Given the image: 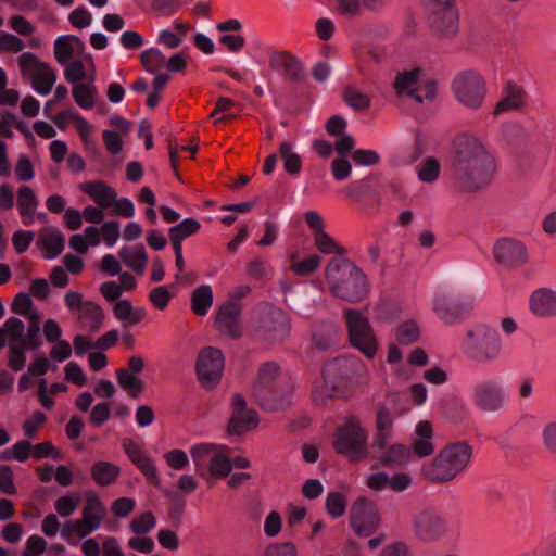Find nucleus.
I'll list each match as a JSON object with an SVG mask.
<instances>
[{
    "label": "nucleus",
    "instance_id": "obj_1",
    "mask_svg": "<svg viewBox=\"0 0 556 556\" xmlns=\"http://www.w3.org/2000/svg\"><path fill=\"white\" fill-rule=\"evenodd\" d=\"M451 168L453 188L458 192H475L491 181L495 161L478 139L459 136Z\"/></svg>",
    "mask_w": 556,
    "mask_h": 556
},
{
    "label": "nucleus",
    "instance_id": "obj_2",
    "mask_svg": "<svg viewBox=\"0 0 556 556\" xmlns=\"http://www.w3.org/2000/svg\"><path fill=\"white\" fill-rule=\"evenodd\" d=\"M363 368L356 357H339L328 362L323 368V378L312 389V401L316 406H325L336 399L346 400L351 395L353 378Z\"/></svg>",
    "mask_w": 556,
    "mask_h": 556
},
{
    "label": "nucleus",
    "instance_id": "obj_3",
    "mask_svg": "<svg viewBox=\"0 0 556 556\" xmlns=\"http://www.w3.org/2000/svg\"><path fill=\"white\" fill-rule=\"evenodd\" d=\"M325 281L337 299L358 303L367 298L370 285L365 273L346 258H332L325 268Z\"/></svg>",
    "mask_w": 556,
    "mask_h": 556
},
{
    "label": "nucleus",
    "instance_id": "obj_4",
    "mask_svg": "<svg viewBox=\"0 0 556 556\" xmlns=\"http://www.w3.org/2000/svg\"><path fill=\"white\" fill-rule=\"evenodd\" d=\"M472 458V446L466 441L445 445L437 456L422 465L421 476L431 482L445 483L463 473Z\"/></svg>",
    "mask_w": 556,
    "mask_h": 556
},
{
    "label": "nucleus",
    "instance_id": "obj_5",
    "mask_svg": "<svg viewBox=\"0 0 556 556\" xmlns=\"http://www.w3.org/2000/svg\"><path fill=\"white\" fill-rule=\"evenodd\" d=\"M291 392L289 378L280 374L276 363L268 362L260 367L253 386V396L264 409H281L288 403Z\"/></svg>",
    "mask_w": 556,
    "mask_h": 556
},
{
    "label": "nucleus",
    "instance_id": "obj_6",
    "mask_svg": "<svg viewBox=\"0 0 556 556\" xmlns=\"http://www.w3.org/2000/svg\"><path fill=\"white\" fill-rule=\"evenodd\" d=\"M368 433L355 416H349L334 432L333 448L353 463L368 457Z\"/></svg>",
    "mask_w": 556,
    "mask_h": 556
},
{
    "label": "nucleus",
    "instance_id": "obj_7",
    "mask_svg": "<svg viewBox=\"0 0 556 556\" xmlns=\"http://www.w3.org/2000/svg\"><path fill=\"white\" fill-rule=\"evenodd\" d=\"M502 350V340L496 330L479 325L467 332L465 353L472 361L488 363L496 359Z\"/></svg>",
    "mask_w": 556,
    "mask_h": 556
},
{
    "label": "nucleus",
    "instance_id": "obj_8",
    "mask_svg": "<svg viewBox=\"0 0 556 556\" xmlns=\"http://www.w3.org/2000/svg\"><path fill=\"white\" fill-rule=\"evenodd\" d=\"M344 316L352 346L367 358H374L378 351V341L368 318L353 308H348Z\"/></svg>",
    "mask_w": 556,
    "mask_h": 556
},
{
    "label": "nucleus",
    "instance_id": "obj_9",
    "mask_svg": "<svg viewBox=\"0 0 556 556\" xmlns=\"http://www.w3.org/2000/svg\"><path fill=\"white\" fill-rule=\"evenodd\" d=\"M455 98L463 105L477 110L481 108L486 96V83L476 71H464L452 83Z\"/></svg>",
    "mask_w": 556,
    "mask_h": 556
},
{
    "label": "nucleus",
    "instance_id": "obj_10",
    "mask_svg": "<svg viewBox=\"0 0 556 556\" xmlns=\"http://www.w3.org/2000/svg\"><path fill=\"white\" fill-rule=\"evenodd\" d=\"M21 74L31 83L33 89L41 96H47L56 81L55 71L48 64L40 62L30 52L22 53L18 59Z\"/></svg>",
    "mask_w": 556,
    "mask_h": 556
},
{
    "label": "nucleus",
    "instance_id": "obj_11",
    "mask_svg": "<svg viewBox=\"0 0 556 556\" xmlns=\"http://www.w3.org/2000/svg\"><path fill=\"white\" fill-rule=\"evenodd\" d=\"M428 21L431 28L444 36L458 31L459 17L455 0H426Z\"/></svg>",
    "mask_w": 556,
    "mask_h": 556
},
{
    "label": "nucleus",
    "instance_id": "obj_12",
    "mask_svg": "<svg viewBox=\"0 0 556 556\" xmlns=\"http://www.w3.org/2000/svg\"><path fill=\"white\" fill-rule=\"evenodd\" d=\"M472 309V303L458 294L441 291L434 295L433 311L446 325H454L466 318Z\"/></svg>",
    "mask_w": 556,
    "mask_h": 556
},
{
    "label": "nucleus",
    "instance_id": "obj_13",
    "mask_svg": "<svg viewBox=\"0 0 556 556\" xmlns=\"http://www.w3.org/2000/svg\"><path fill=\"white\" fill-rule=\"evenodd\" d=\"M380 522L377 505L367 497L355 500L350 510V525L357 535L369 536Z\"/></svg>",
    "mask_w": 556,
    "mask_h": 556
},
{
    "label": "nucleus",
    "instance_id": "obj_14",
    "mask_svg": "<svg viewBox=\"0 0 556 556\" xmlns=\"http://www.w3.org/2000/svg\"><path fill=\"white\" fill-rule=\"evenodd\" d=\"M25 331L24 323L17 317L8 318L0 327V350L5 346L8 339V366L13 371H20L26 364V356L16 346L15 341L21 339Z\"/></svg>",
    "mask_w": 556,
    "mask_h": 556
},
{
    "label": "nucleus",
    "instance_id": "obj_15",
    "mask_svg": "<svg viewBox=\"0 0 556 556\" xmlns=\"http://www.w3.org/2000/svg\"><path fill=\"white\" fill-rule=\"evenodd\" d=\"M223 353L215 348L203 349L197 361V375L203 387L213 389L220 380L224 369Z\"/></svg>",
    "mask_w": 556,
    "mask_h": 556
},
{
    "label": "nucleus",
    "instance_id": "obj_16",
    "mask_svg": "<svg viewBox=\"0 0 556 556\" xmlns=\"http://www.w3.org/2000/svg\"><path fill=\"white\" fill-rule=\"evenodd\" d=\"M232 415L228 424V431L231 434H242L258 425L257 414L247 408L244 397L237 393L231 401Z\"/></svg>",
    "mask_w": 556,
    "mask_h": 556
},
{
    "label": "nucleus",
    "instance_id": "obj_17",
    "mask_svg": "<svg viewBox=\"0 0 556 556\" xmlns=\"http://www.w3.org/2000/svg\"><path fill=\"white\" fill-rule=\"evenodd\" d=\"M122 447L129 460L141 471L146 479L153 485L159 486L157 469L141 445L132 439L126 438L122 441Z\"/></svg>",
    "mask_w": 556,
    "mask_h": 556
},
{
    "label": "nucleus",
    "instance_id": "obj_18",
    "mask_svg": "<svg viewBox=\"0 0 556 556\" xmlns=\"http://www.w3.org/2000/svg\"><path fill=\"white\" fill-rule=\"evenodd\" d=\"M472 400L479 409L495 412L503 406L505 394L496 382L481 381L473 388Z\"/></svg>",
    "mask_w": 556,
    "mask_h": 556
},
{
    "label": "nucleus",
    "instance_id": "obj_19",
    "mask_svg": "<svg viewBox=\"0 0 556 556\" xmlns=\"http://www.w3.org/2000/svg\"><path fill=\"white\" fill-rule=\"evenodd\" d=\"M241 305L237 302L229 301L220 305L215 318V326L220 333L232 339L241 337Z\"/></svg>",
    "mask_w": 556,
    "mask_h": 556
},
{
    "label": "nucleus",
    "instance_id": "obj_20",
    "mask_svg": "<svg viewBox=\"0 0 556 556\" xmlns=\"http://www.w3.org/2000/svg\"><path fill=\"white\" fill-rule=\"evenodd\" d=\"M495 260L506 266H518L527 262L526 247L514 239L503 238L493 248Z\"/></svg>",
    "mask_w": 556,
    "mask_h": 556
},
{
    "label": "nucleus",
    "instance_id": "obj_21",
    "mask_svg": "<svg viewBox=\"0 0 556 556\" xmlns=\"http://www.w3.org/2000/svg\"><path fill=\"white\" fill-rule=\"evenodd\" d=\"M527 92L525 88L513 81L507 80L502 89L500 101L495 104L494 115H501L509 111H519L527 104Z\"/></svg>",
    "mask_w": 556,
    "mask_h": 556
},
{
    "label": "nucleus",
    "instance_id": "obj_22",
    "mask_svg": "<svg viewBox=\"0 0 556 556\" xmlns=\"http://www.w3.org/2000/svg\"><path fill=\"white\" fill-rule=\"evenodd\" d=\"M413 529L415 535L420 540L432 541L444 533L445 525L438 515L430 511H421L414 517Z\"/></svg>",
    "mask_w": 556,
    "mask_h": 556
},
{
    "label": "nucleus",
    "instance_id": "obj_23",
    "mask_svg": "<svg viewBox=\"0 0 556 556\" xmlns=\"http://www.w3.org/2000/svg\"><path fill=\"white\" fill-rule=\"evenodd\" d=\"M273 68L281 71L285 79L295 83L303 77V66L298 58L287 51H275L269 55Z\"/></svg>",
    "mask_w": 556,
    "mask_h": 556
},
{
    "label": "nucleus",
    "instance_id": "obj_24",
    "mask_svg": "<svg viewBox=\"0 0 556 556\" xmlns=\"http://www.w3.org/2000/svg\"><path fill=\"white\" fill-rule=\"evenodd\" d=\"M79 189L103 208L111 207L117 198L114 188L100 180L84 182Z\"/></svg>",
    "mask_w": 556,
    "mask_h": 556
},
{
    "label": "nucleus",
    "instance_id": "obj_25",
    "mask_svg": "<svg viewBox=\"0 0 556 556\" xmlns=\"http://www.w3.org/2000/svg\"><path fill=\"white\" fill-rule=\"evenodd\" d=\"M392 431L393 417L391 412L384 406L378 407L376 416V433L374 435L371 446L374 448L384 450L392 438Z\"/></svg>",
    "mask_w": 556,
    "mask_h": 556
},
{
    "label": "nucleus",
    "instance_id": "obj_26",
    "mask_svg": "<svg viewBox=\"0 0 556 556\" xmlns=\"http://www.w3.org/2000/svg\"><path fill=\"white\" fill-rule=\"evenodd\" d=\"M104 318L102 307L92 301H87L77 314L79 327L89 332H98L104 323Z\"/></svg>",
    "mask_w": 556,
    "mask_h": 556
},
{
    "label": "nucleus",
    "instance_id": "obj_27",
    "mask_svg": "<svg viewBox=\"0 0 556 556\" xmlns=\"http://www.w3.org/2000/svg\"><path fill=\"white\" fill-rule=\"evenodd\" d=\"M105 515L106 508L99 496L94 493L87 494L81 511L83 521L94 532L100 528Z\"/></svg>",
    "mask_w": 556,
    "mask_h": 556
},
{
    "label": "nucleus",
    "instance_id": "obj_28",
    "mask_svg": "<svg viewBox=\"0 0 556 556\" xmlns=\"http://www.w3.org/2000/svg\"><path fill=\"white\" fill-rule=\"evenodd\" d=\"M16 202L22 223L25 226L33 225L38 207V199L34 190L28 186H21L17 190Z\"/></svg>",
    "mask_w": 556,
    "mask_h": 556
},
{
    "label": "nucleus",
    "instance_id": "obj_29",
    "mask_svg": "<svg viewBox=\"0 0 556 556\" xmlns=\"http://www.w3.org/2000/svg\"><path fill=\"white\" fill-rule=\"evenodd\" d=\"M531 311L540 317L556 315V292L549 289H540L530 298Z\"/></svg>",
    "mask_w": 556,
    "mask_h": 556
},
{
    "label": "nucleus",
    "instance_id": "obj_30",
    "mask_svg": "<svg viewBox=\"0 0 556 556\" xmlns=\"http://www.w3.org/2000/svg\"><path fill=\"white\" fill-rule=\"evenodd\" d=\"M419 75V68L399 73L393 84L396 93L399 96L407 94L415 99L417 102H422V96L420 94V89L417 86Z\"/></svg>",
    "mask_w": 556,
    "mask_h": 556
},
{
    "label": "nucleus",
    "instance_id": "obj_31",
    "mask_svg": "<svg viewBox=\"0 0 556 556\" xmlns=\"http://www.w3.org/2000/svg\"><path fill=\"white\" fill-rule=\"evenodd\" d=\"M219 450H227V446L201 443L191 447L190 454L195 466V471L200 477L206 478L211 459H213Z\"/></svg>",
    "mask_w": 556,
    "mask_h": 556
},
{
    "label": "nucleus",
    "instance_id": "obj_32",
    "mask_svg": "<svg viewBox=\"0 0 556 556\" xmlns=\"http://www.w3.org/2000/svg\"><path fill=\"white\" fill-rule=\"evenodd\" d=\"M90 476L98 486H109L114 484L119 478L121 468L113 463L98 460L91 466Z\"/></svg>",
    "mask_w": 556,
    "mask_h": 556
},
{
    "label": "nucleus",
    "instance_id": "obj_33",
    "mask_svg": "<svg viewBox=\"0 0 556 556\" xmlns=\"http://www.w3.org/2000/svg\"><path fill=\"white\" fill-rule=\"evenodd\" d=\"M115 318L123 323L125 327L139 324L147 315L143 307H134L128 300H119L113 306Z\"/></svg>",
    "mask_w": 556,
    "mask_h": 556
},
{
    "label": "nucleus",
    "instance_id": "obj_34",
    "mask_svg": "<svg viewBox=\"0 0 556 556\" xmlns=\"http://www.w3.org/2000/svg\"><path fill=\"white\" fill-rule=\"evenodd\" d=\"M75 46L83 48V41L73 35L60 36L54 41L53 52L56 62L61 65L67 64L74 53Z\"/></svg>",
    "mask_w": 556,
    "mask_h": 556
},
{
    "label": "nucleus",
    "instance_id": "obj_35",
    "mask_svg": "<svg viewBox=\"0 0 556 556\" xmlns=\"http://www.w3.org/2000/svg\"><path fill=\"white\" fill-rule=\"evenodd\" d=\"M201 224L195 218H186L179 224L169 228V239L173 247H182V241L190 236L198 233Z\"/></svg>",
    "mask_w": 556,
    "mask_h": 556
},
{
    "label": "nucleus",
    "instance_id": "obj_36",
    "mask_svg": "<svg viewBox=\"0 0 556 556\" xmlns=\"http://www.w3.org/2000/svg\"><path fill=\"white\" fill-rule=\"evenodd\" d=\"M384 448L386 451L378 458L384 467L402 466L410 458V448L404 444L396 443Z\"/></svg>",
    "mask_w": 556,
    "mask_h": 556
},
{
    "label": "nucleus",
    "instance_id": "obj_37",
    "mask_svg": "<svg viewBox=\"0 0 556 556\" xmlns=\"http://www.w3.org/2000/svg\"><path fill=\"white\" fill-rule=\"evenodd\" d=\"M119 256L122 261L137 274H142L144 271L148 256L143 245L139 244L130 248H123L119 251Z\"/></svg>",
    "mask_w": 556,
    "mask_h": 556
},
{
    "label": "nucleus",
    "instance_id": "obj_38",
    "mask_svg": "<svg viewBox=\"0 0 556 556\" xmlns=\"http://www.w3.org/2000/svg\"><path fill=\"white\" fill-rule=\"evenodd\" d=\"M213 305V291L211 286L202 285L191 294V311L198 316H205Z\"/></svg>",
    "mask_w": 556,
    "mask_h": 556
},
{
    "label": "nucleus",
    "instance_id": "obj_39",
    "mask_svg": "<svg viewBox=\"0 0 556 556\" xmlns=\"http://www.w3.org/2000/svg\"><path fill=\"white\" fill-rule=\"evenodd\" d=\"M93 531L80 518L66 521L61 529V536L70 545H77L80 539L86 538Z\"/></svg>",
    "mask_w": 556,
    "mask_h": 556
},
{
    "label": "nucleus",
    "instance_id": "obj_40",
    "mask_svg": "<svg viewBox=\"0 0 556 556\" xmlns=\"http://www.w3.org/2000/svg\"><path fill=\"white\" fill-rule=\"evenodd\" d=\"M93 531L80 518L66 521L61 529V536L70 545H77L80 539L86 538Z\"/></svg>",
    "mask_w": 556,
    "mask_h": 556
},
{
    "label": "nucleus",
    "instance_id": "obj_41",
    "mask_svg": "<svg viewBox=\"0 0 556 556\" xmlns=\"http://www.w3.org/2000/svg\"><path fill=\"white\" fill-rule=\"evenodd\" d=\"M116 379L118 386L128 393L129 396L137 399L143 391V382L141 379L131 374L130 370L119 368L116 370Z\"/></svg>",
    "mask_w": 556,
    "mask_h": 556
},
{
    "label": "nucleus",
    "instance_id": "obj_42",
    "mask_svg": "<svg viewBox=\"0 0 556 556\" xmlns=\"http://www.w3.org/2000/svg\"><path fill=\"white\" fill-rule=\"evenodd\" d=\"M320 256L317 254L300 260L295 253L290 256V269L298 276H307L319 267Z\"/></svg>",
    "mask_w": 556,
    "mask_h": 556
},
{
    "label": "nucleus",
    "instance_id": "obj_43",
    "mask_svg": "<svg viewBox=\"0 0 556 556\" xmlns=\"http://www.w3.org/2000/svg\"><path fill=\"white\" fill-rule=\"evenodd\" d=\"M73 98L81 109H92L96 101L97 88L90 84H76L73 87Z\"/></svg>",
    "mask_w": 556,
    "mask_h": 556
},
{
    "label": "nucleus",
    "instance_id": "obj_44",
    "mask_svg": "<svg viewBox=\"0 0 556 556\" xmlns=\"http://www.w3.org/2000/svg\"><path fill=\"white\" fill-rule=\"evenodd\" d=\"M227 450H219L211 459L207 467V473L216 479L226 478L231 472V460L226 455Z\"/></svg>",
    "mask_w": 556,
    "mask_h": 556
},
{
    "label": "nucleus",
    "instance_id": "obj_45",
    "mask_svg": "<svg viewBox=\"0 0 556 556\" xmlns=\"http://www.w3.org/2000/svg\"><path fill=\"white\" fill-rule=\"evenodd\" d=\"M279 154L283 162V169L290 175H298L302 169L301 156L292 150L289 142H282L279 147Z\"/></svg>",
    "mask_w": 556,
    "mask_h": 556
},
{
    "label": "nucleus",
    "instance_id": "obj_46",
    "mask_svg": "<svg viewBox=\"0 0 556 556\" xmlns=\"http://www.w3.org/2000/svg\"><path fill=\"white\" fill-rule=\"evenodd\" d=\"M31 455V443L27 440L17 441L10 448L0 453V460L26 462Z\"/></svg>",
    "mask_w": 556,
    "mask_h": 556
},
{
    "label": "nucleus",
    "instance_id": "obj_47",
    "mask_svg": "<svg viewBox=\"0 0 556 556\" xmlns=\"http://www.w3.org/2000/svg\"><path fill=\"white\" fill-rule=\"evenodd\" d=\"M16 346L22 351V354L26 356V351L28 350H37L42 341L40 339V326L35 324H29L27 328L26 336L24 333L21 336V339L15 341Z\"/></svg>",
    "mask_w": 556,
    "mask_h": 556
},
{
    "label": "nucleus",
    "instance_id": "obj_48",
    "mask_svg": "<svg viewBox=\"0 0 556 556\" xmlns=\"http://www.w3.org/2000/svg\"><path fill=\"white\" fill-rule=\"evenodd\" d=\"M45 258L52 260L59 256L64 250V236L61 231H52L42 239Z\"/></svg>",
    "mask_w": 556,
    "mask_h": 556
},
{
    "label": "nucleus",
    "instance_id": "obj_49",
    "mask_svg": "<svg viewBox=\"0 0 556 556\" xmlns=\"http://www.w3.org/2000/svg\"><path fill=\"white\" fill-rule=\"evenodd\" d=\"M440 163L433 156L426 157L417 168V175L422 182H434L440 175Z\"/></svg>",
    "mask_w": 556,
    "mask_h": 556
},
{
    "label": "nucleus",
    "instance_id": "obj_50",
    "mask_svg": "<svg viewBox=\"0 0 556 556\" xmlns=\"http://www.w3.org/2000/svg\"><path fill=\"white\" fill-rule=\"evenodd\" d=\"M314 241L319 252L324 254H339L342 255L346 251L338 242L334 241L327 232L320 231L314 235Z\"/></svg>",
    "mask_w": 556,
    "mask_h": 556
},
{
    "label": "nucleus",
    "instance_id": "obj_51",
    "mask_svg": "<svg viewBox=\"0 0 556 556\" xmlns=\"http://www.w3.org/2000/svg\"><path fill=\"white\" fill-rule=\"evenodd\" d=\"M325 506L330 517L339 518L344 515L346 509L345 496L340 492H330L326 497Z\"/></svg>",
    "mask_w": 556,
    "mask_h": 556
},
{
    "label": "nucleus",
    "instance_id": "obj_52",
    "mask_svg": "<svg viewBox=\"0 0 556 556\" xmlns=\"http://www.w3.org/2000/svg\"><path fill=\"white\" fill-rule=\"evenodd\" d=\"M156 525V519L151 511H146L135 517L129 528L131 532L137 535H144L149 533Z\"/></svg>",
    "mask_w": 556,
    "mask_h": 556
},
{
    "label": "nucleus",
    "instance_id": "obj_53",
    "mask_svg": "<svg viewBox=\"0 0 556 556\" xmlns=\"http://www.w3.org/2000/svg\"><path fill=\"white\" fill-rule=\"evenodd\" d=\"M65 65H66V67L64 70V77L67 83L76 84V83L87 79V78L90 81H93V77L87 76V72H86L83 61L74 60V61H70Z\"/></svg>",
    "mask_w": 556,
    "mask_h": 556
},
{
    "label": "nucleus",
    "instance_id": "obj_54",
    "mask_svg": "<svg viewBox=\"0 0 556 556\" xmlns=\"http://www.w3.org/2000/svg\"><path fill=\"white\" fill-rule=\"evenodd\" d=\"M420 330L415 321H405L397 327L396 339L401 344H412L419 339Z\"/></svg>",
    "mask_w": 556,
    "mask_h": 556
},
{
    "label": "nucleus",
    "instance_id": "obj_55",
    "mask_svg": "<svg viewBox=\"0 0 556 556\" xmlns=\"http://www.w3.org/2000/svg\"><path fill=\"white\" fill-rule=\"evenodd\" d=\"M80 502L78 494H67L54 502V509L61 517H68L74 514Z\"/></svg>",
    "mask_w": 556,
    "mask_h": 556
},
{
    "label": "nucleus",
    "instance_id": "obj_56",
    "mask_svg": "<svg viewBox=\"0 0 556 556\" xmlns=\"http://www.w3.org/2000/svg\"><path fill=\"white\" fill-rule=\"evenodd\" d=\"M140 61L144 70L150 73H155L162 67L164 55L160 50L151 48L141 52Z\"/></svg>",
    "mask_w": 556,
    "mask_h": 556
},
{
    "label": "nucleus",
    "instance_id": "obj_57",
    "mask_svg": "<svg viewBox=\"0 0 556 556\" xmlns=\"http://www.w3.org/2000/svg\"><path fill=\"white\" fill-rule=\"evenodd\" d=\"M343 99L348 105L354 110H365L370 105V99L367 94L355 90L352 87H348L343 92Z\"/></svg>",
    "mask_w": 556,
    "mask_h": 556
},
{
    "label": "nucleus",
    "instance_id": "obj_58",
    "mask_svg": "<svg viewBox=\"0 0 556 556\" xmlns=\"http://www.w3.org/2000/svg\"><path fill=\"white\" fill-rule=\"evenodd\" d=\"M31 456L35 459L42 458H52V459H61L62 454L59 448H56L50 441L41 442L36 445H31Z\"/></svg>",
    "mask_w": 556,
    "mask_h": 556
},
{
    "label": "nucleus",
    "instance_id": "obj_59",
    "mask_svg": "<svg viewBox=\"0 0 556 556\" xmlns=\"http://www.w3.org/2000/svg\"><path fill=\"white\" fill-rule=\"evenodd\" d=\"M351 157L356 165L372 166L379 163L380 156L374 150L357 149L351 153Z\"/></svg>",
    "mask_w": 556,
    "mask_h": 556
},
{
    "label": "nucleus",
    "instance_id": "obj_60",
    "mask_svg": "<svg viewBox=\"0 0 556 556\" xmlns=\"http://www.w3.org/2000/svg\"><path fill=\"white\" fill-rule=\"evenodd\" d=\"M149 300L155 308L164 311L170 301V293L165 286H160L150 291Z\"/></svg>",
    "mask_w": 556,
    "mask_h": 556
},
{
    "label": "nucleus",
    "instance_id": "obj_61",
    "mask_svg": "<svg viewBox=\"0 0 556 556\" xmlns=\"http://www.w3.org/2000/svg\"><path fill=\"white\" fill-rule=\"evenodd\" d=\"M164 458L166 460V464L175 470H182L189 465V458L187 453L179 448L168 451L164 455Z\"/></svg>",
    "mask_w": 556,
    "mask_h": 556
},
{
    "label": "nucleus",
    "instance_id": "obj_62",
    "mask_svg": "<svg viewBox=\"0 0 556 556\" xmlns=\"http://www.w3.org/2000/svg\"><path fill=\"white\" fill-rule=\"evenodd\" d=\"M47 417L41 412H35L23 424L24 434L33 439L36 437L37 431L45 425Z\"/></svg>",
    "mask_w": 556,
    "mask_h": 556
},
{
    "label": "nucleus",
    "instance_id": "obj_63",
    "mask_svg": "<svg viewBox=\"0 0 556 556\" xmlns=\"http://www.w3.org/2000/svg\"><path fill=\"white\" fill-rule=\"evenodd\" d=\"M264 556H298V548L292 542L274 543L266 547Z\"/></svg>",
    "mask_w": 556,
    "mask_h": 556
},
{
    "label": "nucleus",
    "instance_id": "obj_64",
    "mask_svg": "<svg viewBox=\"0 0 556 556\" xmlns=\"http://www.w3.org/2000/svg\"><path fill=\"white\" fill-rule=\"evenodd\" d=\"M543 445L546 451L556 455V421L548 422L542 431Z\"/></svg>",
    "mask_w": 556,
    "mask_h": 556
}]
</instances>
